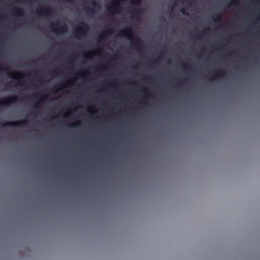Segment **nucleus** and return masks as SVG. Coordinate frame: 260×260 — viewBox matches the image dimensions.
<instances>
[{"mask_svg":"<svg viewBox=\"0 0 260 260\" xmlns=\"http://www.w3.org/2000/svg\"><path fill=\"white\" fill-rule=\"evenodd\" d=\"M118 35L119 36H124L131 39L132 45L134 46L136 49L139 51L140 50L142 42L141 39L136 36H133L132 29L131 27H127L119 31Z\"/></svg>","mask_w":260,"mask_h":260,"instance_id":"f257e3e1","label":"nucleus"},{"mask_svg":"<svg viewBox=\"0 0 260 260\" xmlns=\"http://www.w3.org/2000/svg\"><path fill=\"white\" fill-rule=\"evenodd\" d=\"M88 29L89 26L88 25L83 22H81L75 28L74 36L77 39L80 38L81 37L84 36Z\"/></svg>","mask_w":260,"mask_h":260,"instance_id":"f03ea898","label":"nucleus"},{"mask_svg":"<svg viewBox=\"0 0 260 260\" xmlns=\"http://www.w3.org/2000/svg\"><path fill=\"white\" fill-rule=\"evenodd\" d=\"M27 124V122L25 120H22L21 121H7L2 124V127H6L8 126H18L19 125L26 126Z\"/></svg>","mask_w":260,"mask_h":260,"instance_id":"7ed1b4c3","label":"nucleus"},{"mask_svg":"<svg viewBox=\"0 0 260 260\" xmlns=\"http://www.w3.org/2000/svg\"><path fill=\"white\" fill-rule=\"evenodd\" d=\"M50 27L52 31L55 32H64L68 29V26L66 24L59 25L58 23L51 24Z\"/></svg>","mask_w":260,"mask_h":260,"instance_id":"20e7f679","label":"nucleus"},{"mask_svg":"<svg viewBox=\"0 0 260 260\" xmlns=\"http://www.w3.org/2000/svg\"><path fill=\"white\" fill-rule=\"evenodd\" d=\"M17 100V98L16 96H9L7 98L4 99L3 100L0 101V106L10 105L15 103Z\"/></svg>","mask_w":260,"mask_h":260,"instance_id":"39448f33","label":"nucleus"},{"mask_svg":"<svg viewBox=\"0 0 260 260\" xmlns=\"http://www.w3.org/2000/svg\"><path fill=\"white\" fill-rule=\"evenodd\" d=\"M52 11L49 7H42L37 10V13L39 15L49 16L51 14Z\"/></svg>","mask_w":260,"mask_h":260,"instance_id":"423d86ee","label":"nucleus"},{"mask_svg":"<svg viewBox=\"0 0 260 260\" xmlns=\"http://www.w3.org/2000/svg\"><path fill=\"white\" fill-rule=\"evenodd\" d=\"M113 30L111 28H108L105 30L101 34L99 35V40H103L107 36L111 35L113 33Z\"/></svg>","mask_w":260,"mask_h":260,"instance_id":"0eeeda50","label":"nucleus"},{"mask_svg":"<svg viewBox=\"0 0 260 260\" xmlns=\"http://www.w3.org/2000/svg\"><path fill=\"white\" fill-rule=\"evenodd\" d=\"M224 72L222 70H218L216 72L215 75L212 78V80L216 79L218 77H223L224 75Z\"/></svg>","mask_w":260,"mask_h":260,"instance_id":"6e6552de","label":"nucleus"},{"mask_svg":"<svg viewBox=\"0 0 260 260\" xmlns=\"http://www.w3.org/2000/svg\"><path fill=\"white\" fill-rule=\"evenodd\" d=\"M14 12H15V13L18 16H21L23 15L24 11L22 9L17 8L14 10Z\"/></svg>","mask_w":260,"mask_h":260,"instance_id":"1a4fd4ad","label":"nucleus"},{"mask_svg":"<svg viewBox=\"0 0 260 260\" xmlns=\"http://www.w3.org/2000/svg\"><path fill=\"white\" fill-rule=\"evenodd\" d=\"M142 0H131L130 3L137 6H140Z\"/></svg>","mask_w":260,"mask_h":260,"instance_id":"9d476101","label":"nucleus"},{"mask_svg":"<svg viewBox=\"0 0 260 260\" xmlns=\"http://www.w3.org/2000/svg\"><path fill=\"white\" fill-rule=\"evenodd\" d=\"M222 16L220 14L218 15L216 17H215L213 19V21L215 22H219L221 21Z\"/></svg>","mask_w":260,"mask_h":260,"instance_id":"9b49d317","label":"nucleus"},{"mask_svg":"<svg viewBox=\"0 0 260 260\" xmlns=\"http://www.w3.org/2000/svg\"><path fill=\"white\" fill-rule=\"evenodd\" d=\"M84 7L85 8V9L86 10V11H87V12L88 13H93V9H90L88 7H87L86 6H84Z\"/></svg>","mask_w":260,"mask_h":260,"instance_id":"f8f14e48","label":"nucleus"},{"mask_svg":"<svg viewBox=\"0 0 260 260\" xmlns=\"http://www.w3.org/2000/svg\"><path fill=\"white\" fill-rule=\"evenodd\" d=\"M134 9L136 13V15H138L141 12V9L140 8H137V7L135 8Z\"/></svg>","mask_w":260,"mask_h":260,"instance_id":"ddd939ff","label":"nucleus"},{"mask_svg":"<svg viewBox=\"0 0 260 260\" xmlns=\"http://www.w3.org/2000/svg\"><path fill=\"white\" fill-rule=\"evenodd\" d=\"M40 104H41V101H39V102H38L37 103L35 104V105H34V109H39V106L40 105Z\"/></svg>","mask_w":260,"mask_h":260,"instance_id":"4468645a","label":"nucleus"},{"mask_svg":"<svg viewBox=\"0 0 260 260\" xmlns=\"http://www.w3.org/2000/svg\"><path fill=\"white\" fill-rule=\"evenodd\" d=\"M180 12H181L182 14H183L184 15H188V14L187 13H186L185 10L184 8H182L180 10Z\"/></svg>","mask_w":260,"mask_h":260,"instance_id":"2eb2a0df","label":"nucleus"},{"mask_svg":"<svg viewBox=\"0 0 260 260\" xmlns=\"http://www.w3.org/2000/svg\"><path fill=\"white\" fill-rule=\"evenodd\" d=\"M8 74L9 75V76L12 78H14V77H13V74L12 73H10V72H9L8 73ZM15 79H18V80H19V79L18 78H15Z\"/></svg>","mask_w":260,"mask_h":260,"instance_id":"dca6fc26","label":"nucleus"},{"mask_svg":"<svg viewBox=\"0 0 260 260\" xmlns=\"http://www.w3.org/2000/svg\"><path fill=\"white\" fill-rule=\"evenodd\" d=\"M58 73V70H53V71H52V73H53V74H57Z\"/></svg>","mask_w":260,"mask_h":260,"instance_id":"f3484780","label":"nucleus"},{"mask_svg":"<svg viewBox=\"0 0 260 260\" xmlns=\"http://www.w3.org/2000/svg\"><path fill=\"white\" fill-rule=\"evenodd\" d=\"M188 0H182V2H186V1H187Z\"/></svg>","mask_w":260,"mask_h":260,"instance_id":"a211bd4d","label":"nucleus"},{"mask_svg":"<svg viewBox=\"0 0 260 260\" xmlns=\"http://www.w3.org/2000/svg\"><path fill=\"white\" fill-rule=\"evenodd\" d=\"M70 125L71 126H74V124H70Z\"/></svg>","mask_w":260,"mask_h":260,"instance_id":"6ab92c4d","label":"nucleus"},{"mask_svg":"<svg viewBox=\"0 0 260 260\" xmlns=\"http://www.w3.org/2000/svg\"><path fill=\"white\" fill-rule=\"evenodd\" d=\"M44 99H45V97H44L43 98H42L41 100H44Z\"/></svg>","mask_w":260,"mask_h":260,"instance_id":"aec40b11","label":"nucleus"},{"mask_svg":"<svg viewBox=\"0 0 260 260\" xmlns=\"http://www.w3.org/2000/svg\"><path fill=\"white\" fill-rule=\"evenodd\" d=\"M197 38H199V36L198 35L197 36Z\"/></svg>","mask_w":260,"mask_h":260,"instance_id":"412c9836","label":"nucleus"},{"mask_svg":"<svg viewBox=\"0 0 260 260\" xmlns=\"http://www.w3.org/2000/svg\"><path fill=\"white\" fill-rule=\"evenodd\" d=\"M17 74H18V75H21V73H18Z\"/></svg>","mask_w":260,"mask_h":260,"instance_id":"4be33fe9","label":"nucleus"},{"mask_svg":"<svg viewBox=\"0 0 260 260\" xmlns=\"http://www.w3.org/2000/svg\"><path fill=\"white\" fill-rule=\"evenodd\" d=\"M1 70H2V68H0V71H1Z\"/></svg>","mask_w":260,"mask_h":260,"instance_id":"5701e85b","label":"nucleus"}]
</instances>
